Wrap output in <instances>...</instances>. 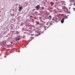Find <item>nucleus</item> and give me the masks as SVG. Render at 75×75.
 <instances>
[{
    "instance_id": "nucleus-1",
    "label": "nucleus",
    "mask_w": 75,
    "mask_h": 75,
    "mask_svg": "<svg viewBox=\"0 0 75 75\" xmlns=\"http://www.w3.org/2000/svg\"><path fill=\"white\" fill-rule=\"evenodd\" d=\"M64 20H65V18H63L62 19V20L61 21V23H64Z\"/></svg>"
},
{
    "instance_id": "nucleus-2",
    "label": "nucleus",
    "mask_w": 75,
    "mask_h": 75,
    "mask_svg": "<svg viewBox=\"0 0 75 75\" xmlns=\"http://www.w3.org/2000/svg\"><path fill=\"white\" fill-rule=\"evenodd\" d=\"M36 9H38L39 8H40V5H37L36 7Z\"/></svg>"
},
{
    "instance_id": "nucleus-3",
    "label": "nucleus",
    "mask_w": 75,
    "mask_h": 75,
    "mask_svg": "<svg viewBox=\"0 0 75 75\" xmlns=\"http://www.w3.org/2000/svg\"><path fill=\"white\" fill-rule=\"evenodd\" d=\"M23 9V7L22 6H20L19 7V11H20L21 10Z\"/></svg>"
},
{
    "instance_id": "nucleus-4",
    "label": "nucleus",
    "mask_w": 75,
    "mask_h": 75,
    "mask_svg": "<svg viewBox=\"0 0 75 75\" xmlns=\"http://www.w3.org/2000/svg\"><path fill=\"white\" fill-rule=\"evenodd\" d=\"M70 1L71 3H74V1H75V0H70Z\"/></svg>"
},
{
    "instance_id": "nucleus-5",
    "label": "nucleus",
    "mask_w": 75,
    "mask_h": 75,
    "mask_svg": "<svg viewBox=\"0 0 75 75\" xmlns=\"http://www.w3.org/2000/svg\"><path fill=\"white\" fill-rule=\"evenodd\" d=\"M50 3V4H51V6H53V5H54V2H51Z\"/></svg>"
},
{
    "instance_id": "nucleus-6",
    "label": "nucleus",
    "mask_w": 75,
    "mask_h": 75,
    "mask_svg": "<svg viewBox=\"0 0 75 75\" xmlns=\"http://www.w3.org/2000/svg\"><path fill=\"white\" fill-rule=\"evenodd\" d=\"M21 39V38H18V39H16V41H17V40L18 41H19V40H20Z\"/></svg>"
},
{
    "instance_id": "nucleus-7",
    "label": "nucleus",
    "mask_w": 75,
    "mask_h": 75,
    "mask_svg": "<svg viewBox=\"0 0 75 75\" xmlns=\"http://www.w3.org/2000/svg\"><path fill=\"white\" fill-rule=\"evenodd\" d=\"M36 24H38V25H40V23L39 22H36Z\"/></svg>"
},
{
    "instance_id": "nucleus-8",
    "label": "nucleus",
    "mask_w": 75,
    "mask_h": 75,
    "mask_svg": "<svg viewBox=\"0 0 75 75\" xmlns=\"http://www.w3.org/2000/svg\"><path fill=\"white\" fill-rule=\"evenodd\" d=\"M44 7H42V10H44Z\"/></svg>"
},
{
    "instance_id": "nucleus-9",
    "label": "nucleus",
    "mask_w": 75,
    "mask_h": 75,
    "mask_svg": "<svg viewBox=\"0 0 75 75\" xmlns=\"http://www.w3.org/2000/svg\"><path fill=\"white\" fill-rule=\"evenodd\" d=\"M65 18H68V17L67 16H66Z\"/></svg>"
},
{
    "instance_id": "nucleus-10",
    "label": "nucleus",
    "mask_w": 75,
    "mask_h": 75,
    "mask_svg": "<svg viewBox=\"0 0 75 75\" xmlns=\"http://www.w3.org/2000/svg\"><path fill=\"white\" fill-rule=\"evenodd\" d=\"M50 25H52L53 24V23H50Z\"/></svg>"
},
{
    "instance_id": "nucleus-11",
    "label": "nucleus",
    "mask_w": 75,
    "mask_h": 75,
    "mask_svg": "<svg viewBox=\"0 0 75 75\" xmlns=\"http://www.w3.org/2000/svg\"><path fill=\"white\" fill-rule=\"evenodd\" d=\"M73 9L74 10V11H75V8H73Z\"/></svg>"
},
{
    "instance_id": "nucleus-12",
    "label": "nucleus",
    "mask_w": 75,
    "mask_h": 75,
    "mask_svg": "<svg viewBox=\"0 0 75 75\" xmlns=\"http://www.w3.org/2000/svg\"><path fill=\"white\" fill-rule=\"evenodd\" d=\"M52 20H53V21H54L55 19H54V18H53V19H52Z\"/></svg>"
},
{
    "instance_id": "nucleus-13",
    "label": "nucleus",
    "mask_w": 75,
    "mask_h": 75,
    "mask_svg": "<svg viewBox=\"0 0 75 75\" xmlns=\"http://www.w3.org/2000/svg\"><path fill=\"white\" fill-rule=\"evenodd\" d=\"M74 6H75V2L74 3Z\"/></svg>"
},
{
    "instance_id": "nucleus-14",
    "label": "nucleus",
    "mask_w": 75,
    "mask_h": 75,
    "mask_svg": "<svg viewBox=\"0 0 75 75\" xmlns=\"http://www.w3.org/2000/svg\"><path fill=\"white\" fill-rule=\"evenodd\" d=\"M51 17V15L49 16V17L50 18V17Z\"/></svg>"
},
{
    "instance_id": "nucleus-15",
    "label": "nucleus",
    "mask_w": 75,
    "mask_h": 75,
    "mask_svg": "<svg viewBox=\"0 0 75 75\" xmlns=\"http://www.w3.org/2000/svg\"><path fill=\"white\" fill-rule=\"evenodd\" d=\"M16 34H18V32H16Z\"/></svg>"
},
{
    "instance_id": "nucleus-16",
    "label": "nucleus",
    "mask_w": 75,
    "mask_h": 75,
    "mask_svg": "<svg viewBox=\"0 0 75 75\" xmlns=\"http://www.w3.org/2000/svg\"><path fill=\"white\" fill-rule=\"evenodd\" d=\"M30 18H31L32 17V16H30Z\"/></svg>"
},
{
    "instance_id": "nucleus-17",
    "label": "nucleus",
    "mask_w": 75,
    "mask_h": 75,
    "mask_svg": "<svg viewBox=\"0 0 75 75\" xmlns=\"http://www.w3.org/2000/svg\"><path fill=\"white\" fill-rule=\"evenodd\" d=\"M11 44H13V42H11Z\"/></svg>"
},
{
    "instance_id": "nucleus-18",
    "label": "nucleus",
    "mask_w": 75,
    "mask_h": 75,
    "mask_svg": "<svg viewBox=\"0 0 75 75\" xmlns=\"http://www.w3.org/2000/svg\"><path fill=\"white\" fill-rule=\"evenodd\" d=\"M55 20H57V18H55Z\"/></svg>"
},
{
    "instance_id": "nucleus-19",
    "label": "nucleus",
    "mask_w": 75,
    "mask_h": 75,
    "mask_svg": "<svg viewBox=\"0 0 75 75\" xmlns=\"http://www.w3.org/2000/svg\"><path fill=\"white\" fill-rule=\"evenodd\" d=\"M52 23H54V22H53V21H52Z\"/></svg>"
}]
</instances>
